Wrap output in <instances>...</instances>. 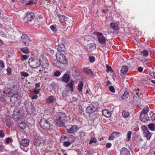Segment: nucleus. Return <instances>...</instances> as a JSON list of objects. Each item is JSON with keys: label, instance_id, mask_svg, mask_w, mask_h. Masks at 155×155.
I'll return each mask as SVG.
<instances>
[{"label": "nucleus", "instance_id": "9d476101", "mask_svg": "<svg viewBox=\"0 0 155 155\" xmlns=\"http://www.w3.org/2000/svg\"><path fill=\"white\" fill-rule=\"evenodd\" d=\"M95 35L97 36L99 42L101 44H106V38L101 33L96 32L94 33Z\"/></svg>", "mask_w": 155, "mask_h": 155}, {"label": "nucleus", "instance_id": "0e129e2a", "mask_svg": "<svg viewBox=\"0 0 155 155\" xmlns=\"http://www.w3.org/2000/svg\"><path fill=\"white\" fill-rule=\"evenodd\" d=\"M112 134L114 136V137H115L116 136H118V137L119 134H120V133L118 132H114L112 133Z\"/></svg>", "mask_w": 155, "mask_h": 155}, {"label": "nucleus", "instance_id": "c85d7f7f", "mask_svg": "<svg viewBox=\"0 0 155 155\" xmlns=\"http://www.w3.org/2000/svg\"><path fill=\"white\" fill-rule=\"evenodd\" d=\"M51 63L54 66L56 67H59L61 64L58 61L56 60H53L51 61Z\"/></svg>", "mask_w": 155, "mask_h": 155}, {"label": "nucleus", "instance_id": "8fccbe9b", "mask_svg": "<svg viewBox=\"0 0 155 155\" xmlns=\"http://www.w3.org/2000/svg\"><path fill=\"white\" fill-rule=\"evenodd\" d=\"M139 89H137V90L136 91V93L134 95L133 99L134 100L136 97H138V98H139V97H140L139 95V93L137 92V91H139Z\"/></svg>", "mask_w": 155, "mask_h": 155}, {"label": "nucleus", "instance_id": "9b49d317", "mask_svg": "<svg viewBox=\"0 0 155 155\" xmlns=\"http://www.w3.org/2000/svg\"><path fill=\"white\" fill-rule=\"evenodd\" d=\"M43 61L41 63L40 62V65L42 68L44 69V71H45L48 69L49 67V64L48 63V61L45 57H43L42 58Z\"/></svg>", "mask_w": 155, "mask_h": 155}, {"label": "nucleus", "instance_id": "4be33fe9", "mask_svg": "<svg viewBox=\"0 0 155 155\" xmlns=\"http://www.w3.org/2000/svg\"><path fill=\"white\" fill-rule=\"evenodd\" d=\"M58 18L61 22H65L66 23V21H68L69 19V18L64 15H60L59 16Z\"/></svg>", "mask_w": 155, "mask_h": 155}, {"label": "nucleus", "instance_id": "a211bd4d", "mask_svg": "<svg viewBox=\"0 0 155 155\" xmlns=\"http://www.w3.org/2000/svg\"><path fill=\"white\" fill-rule=\"evenodd\" d=\"M11 119V117L10 116H6L5 117L6 123L7 126L9 127H11L12 124Z\"/></svg>", "mask_w": 155, "mask_h": 155}, {"label": "nucleus", "instance_id": "cd10ccee", "mask_svg": "<svg viewBox=\"0 0 155 155\" xmlns=\"http://www.w3.org/2000/svg\"><path fill=\"white\" fill-rule=\"evenodd\" d=\"M83 84L82 81H80L78 85L77 89L80 92H81L82 91Z\"/></svg>", "mask_w": 155, "mask_h": 155}, {"label": "nucleus", "instance_id": "ddd939ff", "mask_svg": "<svg viewBox=\"0 0 155 155\" xmlns=\"http://www.w3.org/2000/svg\"><path fill=\"white\" fill-rule=\"evenodd\" d=\"M22 41L24 43L25 45H28L30 41L29 37L25 34H23L21 37Z\"/></svg>", "mask_w": 155, "mask_h": 155}, {"label": "nucleus", "instance_id": "79ce46f5", "mask_svg": "<svg viewBox=\"0 0 155 155\" xmlns=\"http://www.w3.org/2000/svg\"><path fill=\"white\" fill-rule=\"evenodd\" d=\"M132 133L130 131H129L127 132V140L128 141H129L131 139V136Z\"/></svg>", "mask_w": 155, "mask_h": 155}, {"label": "nucleus", "instance_id": "603ef678", "mask_svg": "<svg viewBox=\"0 0 155 155\" xmlns=\"http://www.w3.org/2000/svg\"><path fill=\"white\" fill-rule=\"evenodd\" d=\"M51 29L53 31H57L56 26L54 25H52L50 26Z\"/></svg>", "mask_w": 155, "mask_h": 155}, {"label": "nucleus", "instance_id": "4d7b16f0", "mask_svg": "<svg viewBox=\"0 0 155 155\" xmlns=\"http://www.w3.org/2000/svg\"><path fill=\"white\" fill-rule=\"evenodd\" d=\"M40 90H34L33 91H31L32 92H33L36 95L38 94Z\"/></svg>", "mask_w": 155, "mask_h": 155}, {"label": "nucleus", "instance_id": "c756f323", "mask_svg": "<svg viewBox=\"0 0 155 155\" xmlns=\"http://www.w3.org/2000/svg\"><path fill=\"white\" fill-rule=\"evenodd\" d=\"M128 71V68L126 66H123L122 67L120 70L121 73L124 74H126Z\"/></svg>", "mask_w": 155, "mask_h": 155}, {"label": "nucleus", "instance_id": "473e14b6", "mask_svg": "<svg viewBox=\"0 0 155 155\" xmlns=\"http://www.w3.org/2000/svg\"><path fill=\"white\" fill-rule=\"evenodd\" d=\"M75 140L74 137L72 135H69L68 136V137L67 139V141L70 142V143H71Z\"/></svg>", "mask_w": 155, "mask_h": 155}, {"label": "nucleus", "instance_id": "f257e3e1", "mask_svg": "<svg viewBox=\"0 0 155 155\" xmlns=\"http://www.w3.org/2000/svg\"><path fill=\"white\" fill-rule=\"evenodd\" d=\"M67 119V116L65 114L62 113H58L56 114L55 122L56 125L59 127H64Z\"/></svg>", "mask_w": 155, "mask_h": 155}, {"label": "nucleus", "instance_id": "c03bdc74", "mask_svg": "<svg viewBox=\"0 0 155 155\" xmlns=\"http://www.w3.org/2000/svg\"><path fill=\"white\" fill-rule=\"evenodd\" d=\"M64 145L66 147H68L70 146L71 144V143H70V142H68V141H66L63 142Z\"/></svg>", "mask_w": 155, "mask_h": 155}, {"label": "nucleus", "instance_id": "69168bd1", "mask_svg": "<svg viewBox=\"0 0 155 155\" xmlns=\"http://www.w3.org/2000/svg\"><path fill=\"white\" fill-rule=\"evenodd\" d=\"M6 71L8 74H9L11 73V69L9 67H8L6 69Z\"/></svg>", "mask_w": 155, "mask_h": 155}, {"label": "nucleus", "instance_id": "864d4df0", "mask_svg": "<svg viewBox=\"0 0 155 155\" xmlns=\"http://www.w3.org/2000/svg\"><path fill=\"white\" fill-rule=\"evenodd\" d=\"M91 39V36H86L84 37V40L87 41H88Z\"/></svg>", "mask_w": 155, "mask_h": 155}, {"label": "nucleus", "instance_id": "c9c22d12", "mask_svg": "<svg viewBox=\"0 0 155 155\" xmlns=\"http://www.w3.org/2000/svg\"><path fill=\"white\" fill-rule=\"evenodd\" d=\"M149 108H148V107L146 106V107H144L143 109L140 114H147L149 112Z\"/></svg>", "mask_w": 155, "mask_h": 155}, {"label": "nucleus", "instance_id": "72a5a7b5", "mask_svg": "<svg viewBox=\"0 0 155 155\" xmlns=\"http://www.w3.org/2000/svg\"><path fill=\"white\" fill-rule=\"evenodd\" d=\"M149 129L151 131L155 130V124L153 123H150L148 125Z\"/></svg>", "mask_w": 155, "mask_h": 155}, {"label": "nucleus", "instance_id": "0eeeda50", "mask_svg": "<svg viewBox=\"0 0 155 155\" xmlns=\"http://www.w3.org/2000/svg\"><path fill=\"white\" fill-rule=\"evenodd\" d=\"M56 57L57 61L62 64H65L67 62V60L64 55L61 52H58L56 54Z\"/></svg>", "mask_w": 155, "mask_h": 155}, {"label": "nucleus", "instance_id": "ea45409f", "mask_svg": "<svg viewBox=\"0 0 155 155\" xmlns=\"http://www.w3.org/2000/svg\"><path fill=\"white\" fill-rule=\"evenodd\" d=\"M141 53L143 55V56L145 57H147L149 54V53L147 50H144L143 51H141Z\"/></svg>", "mask_w": 155, "mask_h": 155}, {"label": "nucleus", "instance_id": "7c9ffc66", "mask_svg": "<svg viewBox=\"0 0 155 155\" xmlns=\"http://www.w3.org/2000/svg\"><path fill=\"white\" fill-rule=\"evenodd\" d=\"M64 99L69 102H71L73 101V97L72 95H68V96L63 98Z\"/></svg>", "mask_w": 155, "mask_h": 155}, {"label": "nucleus", "instance_id": "58836bf2", "mask_svg": "<svg viewBox=\"0 0 155 155\" xmlns=\"http://www.w3.org/2000/svg\"><path fill=\"white\" fill-rule=\"evenodd\" d=\"M21 51L24 54H28L29 53V50L26 47L21 48L20 49Z\"/></svg>", "mask_w": 155, "mask_h": 155}, {"label": "nucleus", "instance_id": "37998d69", "mask_svg": "<svg viewBox=\"0 0 155 155\" xmlns=\"http://www.w3.org/2000/svg\"><path fill=\"white\" fill-rule=\"evenodd\" d=\"M80 136L82 138H84L85 136V133L83 131H80L79 132Z\"/></svg>", "mask_w": 155, "mask_h": 155}, {"label": "nucleus", "instance_id": "052dcab7", "mask_svg": "<svg viewBox=\"0 0 155 155\" xmlns=\"http://www.w3.org/2000/svg\"><path fill=\"white\" fill-rule=\"evenodd\" d=\"M107 68V71L108 72V71H111L112 72V70L111 68L110 67L108 66V65H107L106 66Z\"/></svg>", "mask_w": 155, "mask_h": 155}, {"label": "nucleus", "instance_id": "a18cd8bd", "mask_svg": "<svg viewBox=\"0 0 155 155\" xmlns=\"http://www.w3.org/2000/svg\"><path fill=\"white\" fill-rule=\"evenodd\" d=\"M12 139L10 137H8L5 139V142L7 144H8L12 142Z\"/></svg>", "mask_w": 155, "mask_h": 155}, {"label": "nucleus", "instance_id": "6ab92c4d", "mask_svg": "<svg viewBox=\"0 0 155 155\" xmlns=\"http://www.w3.org/2000/svg\"><path fill=\"white\" fill-rule=\"evenodd\" d=\"M140 118L141 120L144 122H145L148 121L149 119V117L147 114H140Z\"/></svg>", "mask_w": 155, "mask_h": 155}, {"label": "nucleus", "instance_id": "49530a36", "mask_svg": "<svg viewBox=\"0 0 155 155\" xmlns=\"http://www.w3.org/2000/svg\"><path fill=\"white\" fill-rule=\"evenodd\" d=\"M97 141V139L95 137H92L91 138V140L89 142V144L92 143H96Z\"/></svg>", "mask_w": 155, "mask_h": 155}, {"label": "nucleus", "instance_id": "dca6fc26", "mask_svg": "<svg viewBox=\"0 0 155 155\" xmlns=\"http://www.w3.org/2000/svg\"><path fill=\"white\" fill-rule=\"evenodd\" d=\"M96 47L94 43L88 44L86 46V49L89 52H91L93 50L95 49Z\"/></svg>", "mask_w": 155, "mask_h": 155}, {"label": "nucleus", "instance_id": "09e8293b", "mask_svg": "<svg viewBox=\"0 0 155 155\" xmlns=\"http://www.w3.org/2000/svg\"><path fill=\"white\" fill-rule=\"evenodd\" d=\"M28 58V56L27 55H22L21 58V60L23 61L27 60Z\"/></svg>", "mask_w": 155, "mask_h": 155}, {"label": "nucleus", "instance_id": "774afa93", "mask_svg": "<svg viewBox=\"0 0 155 155\" xmlns=\"http://www.w3.org/2000/svg\"><path fill=\"white\" fill-rule=\"evenodd\" d=\"M38 98V96L36 95L31 96V98L32 100L36 99Z\"/></svg>", "mask_w": 155, "mask_h": 155}, {"label": "nucleus", "instance_id": "4468645a", "mask_svg": "<svg viewBox=\"0 0 155 155\" xmlns=\"http://www.w3.org/2000/svg\"><path fill=\"white\" fill-rule=\"evenodd\" d=\"M79 129L78 126L76 125H74L69 128L67 129V130L68 133L72 134L78 131Z\"/></svg>", "mask_w": 155, "mask_h": 155}, {"label": "nucleus", "instance_id": "20e7f679", "mask_svg": "<svg viewBox=\"0 0 155 155\" xmlns=\"http://www.w3.org/2000/svg\"><path fill=\"white\" fill-rule=\"evenodd\" d=\"M22 108L21 107H17L13 111L12 114V117L14 120H16L20 119L22 115Z\"/></svg>", "mask_w": 155, "mask_h": 155}, {"label": "nucleus", "instance_id": "338daca9", "mask_svg": "<svg viewBox=\"0 0 155 155\" xmlns=\"http://www.w3.org/2000/svg\"><path fill=\"white\" fill-rule=\"evenodd\" d=\"M151 120L155 122V114L153 115L151 117Z\"/></svg>", "mask_w": 155, "mask_h": 155}, {"label": "nucleus", "instance_id": "f8f14e48", "mask_svg": "<svg viewBox=\"0 0 155 155\" xmlns=\"http://www.w3.org/2000/svg\"><path fill=\"white\" fill-rule=\"evenodd\" d=\"M34 14L33 12H27L26 14L24 20L27 21H30L34 19Z\"/></svg>", "mask_w": 155, "mask_h": 155}, {"label": "nucleus", "instance_id": "1a4fd4ad", "mask_svg": "<svg viewBox=\"0 0 155 155\" xmlns=\"http://www.w3.org/2000/svg\"><path fill=\"white\" fill-rule=\"evenodd\" d=\"M141 128L143 136L146 138L147 140H149L151 136V133L149 132L147 128L145 126H142Z\"/></svg>", "mask_w": 155, "mask_h": 155}, {"label": "nucleus", "instance_id": "423d86ee", "mask_svg": "<svg viewBox=\"0 0 155 155\" xmlns=\"http://www.w3.org/2000/svg\"><path fill=\"white\" fill-rule=\"evenodd\" d=\"M28 63L30 67L35 68L40 66V61L37 59H34L33 58H31L28 60Z\"/></svg>", "mask_w": 155, "mask_h": 155}, {"label": "nucleus", "instance_id": "de8ad7c7", "mask_svg": "<svg viewBox=\"0 0 155 155\" xmlns=\"http://www.w3.org/2000/svg\"><path fill=\"white\" fill-rule=\"evenodd\" d=\"M84 72L87 74H91L92 73L91 69H88L87 68H84Z\"/></svg>", "mask_w": 155, "mask_h": 155}, {"label": "nucleus", "instance_id": "e433bc0d", "mask_svg": "<svg viewBox=\"0 0 155 155\" xmlns=\"http://www.w3.org/2000/svg\"><path fill=\"white\" fill-rule=\"evenodd\" d=\"M129 96V94L128 92L127 91H125L124 92L121 97L122 99L126 100Z\"/></svg>", "mask_w": 155, "mask_h": 155}, {"label": "nucleus", "instance_id": "6e6552de", "mask_svg": "<svg viewBox=\"0 0 155 155\" xmlns=\"http://www.w3.org/2000/svg\"><path fill=\"white\" fill-rule=\"evenodd\" d=\"M46 140L45 138L44 139L40 137H36L34 140V144L36 146H42L46 142Z\"/></svg>", "mask_w": 155, "mask_h": 155}, {"label": "nucleus", "instance_id": "13d9d810", "mask_svg": "<svg viewBox=\"0 0 155 155\" xmlns=\"http://www.w3.org/2000/svg\"><path fill=\"white\" fill-rule=\"evenodd\" d=\"M89 61L91 63H93L94 61L95 60V58L94 57H89Z\"/></svg>", "mask_w": 155, "mask_h": 155}, {"label": "nucleus", "instance_id": "5fc2aeb1", "mask_svg": "<svg viewBox=\"0 0 155 155\" xmlns=\"http://www.w3.org/2000/svg\"><path fill=\"white\" fill-rule=\"evenodd\" d=\"M61 74V72L58 71H56L54 73V75L55 76L58 77Z\"/></svg>", "mask_w": 155, "mask_h": 155}, {"label": "nucleus", "instance_id": "f3484780", "mask_svg": "<svg viewBox=\"0 0 155 155\" xmlns=\"http://www.w3.org/2000/svg\"><path fill=\"white\" fill-rule=\"evenodd\" d=\"M74 82L73 80H71V81L67 83V85L66 86L67 88L70 89L69 91L71 92L74 91Z\"/></svg>", "mask_w": 155, "mask_h": 155}, {"label": "nucleus", "instance_id": "2f4dec72", "mask_svg": "<svg viewBox=\"0 0 155 155\" xmlns=\"http://www.w3.org/2000/svg\"><path fill=\"white\" fill-rule=\"evenodd\" d=\"M54 100V97L53 96L49 97L46 100V102L47 103H51L53 102Z\"/></svg>", "mask_w": 155, "mask_h": 155}, {"label": "nucleus", "instance_id": "412c9836", "mask_svg": "<svg viewBox=\"0 0 155 155\" xmlns=\"http://www.w3.org/2000/svg\"><path fill=\"white\" fill-rule=\"evenodd\" d=\"M29 142L30 141L28 139H24L21 141L20 144L23 146L26 147L29 145Z\"/></svg>", "mask_w": 155, "mask_h": 155}, {"label": "nucleus", "instance_id": "aec40b11", "mask_svg": "<svg viewBox=\"0 0 155 155\" xmlns=\"http://www.w3.org/2000/svg\"><path fill=\"white\" fill-rule=\"evenodd\" d=\"M62 81L64 82H67L70 79V75L67 74H65L62 76Z\"/></svg>", "mask_w": 155, "mask_h": 155}, {"label": "nucleus", "instance_id": "4c0bfd02", "mask_svg": "<svg viewBox=\"0 0 155 155\" xmlns=\"http://www.w3.org/2000/svg\"><path fill=\"white\" fill-rule=\"evenodd\" d=\"M19 97L18 95L17 94H13L11 97V99L14 101V102L17 101Z\"/></svg>", "mask_w": 155, "mask_h": 155}, {"label": "nucleus", "instance_id": "7ed1b4c3", "mask_svg": "<svg viewBox=\"0 0 155 155\" xmlns=\"http://www.w3.org/2000/svg\"><path fill=\"white\" fill-rule=\"evenodd\" d=\"M98 107L97 102H93L86 109V111L88 114H92L96 110Z\"/></svg>", "mask_w": 155, "mask_h": 155}, {"label": "nucleus", "instance_id": "a19ab883", "mask_svg": "<svg viewBox=\"0 0 155 155\" xmlns=\"http://www.w3.org/2000/svg\"><path fill=\"white\" fill-rule=\"evenodd\" d=\"M20 74L22 76H23L25 77H26L29 76V74L28 73L25 71L21 72Z\"/></svg>", "mask_w": 155, "mask_h": 155}, {"label": "nucleus", "instance_id": "f03ea898", "mask_svg": "<svg viewBox=\"0 0 155 155\" xmlns=\"http://www.w3.org/2000/svg\"><path fill=\"white\" fill-rule=\"evenodd\" d=\"M25 107L28 113L32 114L35 111V108L33 107L32 103L29 100H26L25 102Z\"/></svg>", "mask_w": 155, "mask_h": 155}, {"label": "nucleus", "instance_id": "2eb2a0df", "mask_svg": "<svg viewBox=\"0 0 155 155\" xmlns=\"http://www.w3.org/2000/svg\"><path fill=\"white\" fill-rule=\"evenodd\" d=\"M120 155H130V151L126 148L122 147L120 150Z\"/></svg>", "mask_w": 155, "mask_h": 155}, {"label": "nucleus", "instance_id": "a878e982", "mask_svg": "<svg viewBox=\"0 0 155 155\" xmlns=\"http://www.w3.org/2000/svg\"><path fill=\"white\" fill-rule=\"evenodd\" d=\"M58 49L59 51L58 52L64 51L65 50V45L62 44H59L58 47Z\"/></svg>", "mask_w": 155, "mask_h": 155}, {"label": "nucleus", "instance_id": "680f3d73", "mask_svg": "<svg viewBox=\"0 0 155 155\" xmlns=\"http://www.w3.org/2000/svg\"><path fill=\"white\" fill-rule=\"evenodd\" d=\"M5 136V134L2 130H0V137H4Z\"/></svg>", "mask_w": 155, "mask_h": 155}, {"label": "nucleus", "instance_id": "f704fd0d", "mask_svg": "<svg viewBox=\"0 0 155 155\" xmlns=\"http://www.w3.org/2000/svg\"><path fill=\"white\" fill-rule=\"evenodd\" d=\"M129 115V113L127 110H124L122 112V115L125 118H128Z\"/></svg>", "mask_w": 155, "mask_h": 155}, {"label": "nucleus", "instance_id": "6e6d98bb", "mask_svg": "<svg viewBox=\"0 0 155 155\" xmlns=\"http://www.w3.org/2000/svg\"><path fill=\"white\" fill-rule=\"evenodd\" d=\"M114 136L112 133L110 136L109 137L108 140H113L114 139Z\"/></svg>", "mask_w": 155, "mask_h": 155}, {"label": "nucleus", "instance_id": "e2e57ef3", "mask_svg": "<svg viewBox=\"0 0 155 155\" xmlns=\"http://www.w3.org/2000/svg\"><path fill=\"white\" fill-rule=\"evenodd\" d=\"M68 137V136H63L61 137V141H62L64 140L65 139H66L67 140V138Z\"/></svg>", "mask_w": 155, "mask_h": 155}, {"label": "nucleus", "instance_id": "393cba45", "mask_svg": "<svg viewBox=\"0 0 155 155\" xmlns=\"http://www.w3.org/2000/svg\"><path fill=\"white\" fill-rule=\"evenodd\" d=\"M110 26L114 30H117L119 29V28L117 23H111L110 24Z\"/></svg>", "mask_w": 155, "mask_h": 155}, {"label": "nucleus", "instance_id": "b1692460", "mask_svg": "<svg viewBox=\"0 0 155 155\" xmlns=\"http://www.w3.org/2000/svg\"><path fill=\"white\" fill-rule=\"evenodd\" d=\"M18 124L20 127L21 129H24L26 127L25 123L23 121H19L18 122Z\"/></svg>", "mask_w": 155, "mask_h": 155}, {"label": "nucleus", "instance_id": "bb28decb", "mask_svg": "<svg viewBox=\"0 0 155 155\" xmlns=\"http://www.w3.org/2000/svg\"><path fill=\"white\" fill-rule=\"evenodd\" d=\"M102 113L105 117H110L111 116L110 112L106 109L102 110Z\"/></svg>", "mask_w": 155, "mask_h": 155}, {"label": "nucleus", "instance_id": "39448f33", "mask_svg": "<svg viewBox=\"0 0 155 155\" xmlns=\"http://www.w3.org/2000/svg\"><path fill=\"white\" fill-rule=\"evenodd\" d=\"M40 125L41 127L44 130H48L51 127L49 121L48 120L44 118L41 119Z\"/></svg>", "mask_w": 155, "mask_h": 155}, {"label": "nucleus", "instance_id": "3c124183", "mask_svg": "<svg viewBox=\"0 0 155 155\" xmlns=\"http://www.w3.org/2000/svg\"><path fill=\"white\" fill-rule=\"evenodd\" d=\"M109 91L112 92V93H115V91L114 89V87L112 86H110L109 87Z\"/></svg>", "mask_w": 155, "mask_h": 155}, {"label": "nucleus", "instance_id": "bf43d9fd", "mask_svg": "<svg viewBox=\"0 0 155 155\" xmlns=\"http://www.w3.org/2000/svg\"><path fill=\"white\" fill-rule=\"evenodd\" d=\"M4 67V63L2 60H0V68H3Z\"/></svg>", "mask_w": 155, "mask_h": 155}, {"label": "nucleus", "instance_id": "5701e85b", "mask_svg": "<svg viewBox=\"0 0 155 155\" xmlns=\"http://www.w3.org/2000/svg\"><path fill=\"white\" fill-rule=\"evenodd\" d=\"M72 92L70 91H68L67 89H65L62 92V96L63 98L68 96V95L71 94Z\"/></svg>", "mask_w": 155, "mask_h": 155}]
</instances>
